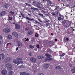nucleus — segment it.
Masks as SVG:
<instances>
[{
    "instance_id": "50",
    "label": "nucleus",
    "mask_w": 75,
    "mask_h": 75,
    "mask_svg": "<svg viewBox=\"0 0 75 75\" xmlns=\"http://www.w3.org/2000/svg\"><path fill=\"white\" fill-rule=\"evenodd\" d=\"M55 8L56 10H57L58 9V6H55Z\"/></svg>"
},
{
    "instance_id": "21",
    "label": "nucleus",
    "mask_w": 75,
    "mask_h": 75,
    "mask_svg": "<svg viewBox=\"0 0 75 75\" xmlns=\"http://www.w3.org/2000/svg\"><path fill=\"white\" fill-rule=\"evenodd\" d=\"M16 59H17L18 61H22V60H23V59H22L21 58L19 57L17 58Z\"/></svg>"
},
{
    "instance_id": "58",
    "label": "nucleus",
    "mask_w": 75,
    "mask_h": 75,
    "mask_svg": "<svg viewBox=\"0 0 75 75\" xmlns=\"http://www.w3.org/2000/svg\"><path fill=\"white\" fill-rule=\"evenodd\" d=\"M66 40H67V41H69V39H68V38H67Z\"/></svg>"
},
{
    "instance_id": "35",
    "label": "nucleus",
    "mask_w": 75,
    "mask_h": 75,
    "mask_svg": "<svg viewBox=\"0 0 75 75\" xmlns=\"http://www.w3.org/2000/svg\"><path fill=\"white\" fill-rule=\"evenodd\" d=\"M25 4H26V5H27L28 6H31V5H30V4H27L26 3H25Z\"/></svg>"
},
{
    "instance_id": "11",
    "label": "nucleus",
    "mask_w": 75,
    "mask_h": 75,
    "mask_svg": "<svg viewBox=\"0 0 75 75\" xmlns=\"http://www.w3.org/2000/svg\"><path fill=\"white\" fill-rule=\"evenodd\" d=\"M0 56L3 59H4V54H3V53H1L0 54Z\"/></svg>"
},
{
    "instance_id": "22",
    "label": "nucleus",
    "mask_w": 75,
    "mask_h": 75,
    "mask_svg": "<svg viewBox=\"0 0 75 75\" xmlns=\"http://www.w3.org/2000/svg\"><path fill=\"white\" fill-rule=\"evenodd\" d=\"M8 75H13V71H10Z\"/></svg>"
},
{
    "instance_id": "14",
    "label": "nucleus",
    "mask_w": 75,
    "mask_h": 75,
    "mask_svg": "<svg viewBox=\"0 0 75 75\" xmlns=\"http://www.w3.org/2000/svg\"><path fill=\"white\" fill-rule=\"evenodd\" d=\"M55 69H61V67L59 66H57L55 67Z\"/></svg>"
},
{
    "instance_id": "30",
    "label": "nucleus",
    "mask_w": 75,
    "mask_h": 75,
    "mask_svg": "<svg viewBox=\"0 0 75 75\" xmlns=\"http://www.w3.org/2000/svg\"><path fill=\"white\" fill-rule=\"evenodd\" d=\"M16 35L15 36L17 38H18V34H16Z\"/></svg>"
},
{
    "instance_id": "38",
    "label": "nucleus",
    "mask_w": 75,
    "mask_h": 75,
    "mask_svg": "<svg viewBox=\"0 0 75 75\" xmlns=\"http://www.w3.org/2000/svg\"><path fill=\"white\" fill-rule=\"evenodd\" d=\"M65 53H64L62 55L60 56V57H63V56H64V55H65Z\"/></svg>"
},
{
    "instance_id": "3",
    "label": "nucleus",
    "mask_w": 75,
    "mask_h": 75,
    "mask_svg": "<svg viewBox=\"0 0 75 75\" xmlns=\"http://www.w3.org/2000/svg\"><path fill=\"white\" fill-rule=\"evenodd\" d=\"M10 31V29L8 28H6L4 29V32H5L6 33H9Z\"/></svg>"
},
{
    "instance_id": "53",
    "label": "nucleus",
    "mask_w": 75,
    "mask_h": 75,
    "mask_svg": "<svg viewBox=\"0 0 75 75\" xmlns=\"http://www.w3.org/2000/svg\"><path fill=\"white\" fill-rule=\"evenodd\" d=\"M52 14L53 15V16H55V15H56V14L55 13H52Z\"/></svg>"
},
{
    "instance_id": "2",
    "label": "nucleus",
    "mask_w": 75,
    "mask_h": 75,
    "mask_svg": "<svg viewBox=\"0 0 75 75\" xmlns=\"http://www.w3.org/2000/svg\"><path fill=\"white\" fill-rule=\"evenodd\" d=\"M1 73L2 75H7V71L5 70H2L1 71Z\"/></svg>"
},
{
    "instance_id": "49",
    "label": "nucleus",
    "mask_w": 75,
    "mask_h": 75,
    "mask_svg": "<svg viewBox=\"0 0 75 75\" xmlns=\"http://www.w3.org/2000/svg\"><path fill=\"white\" fill-rule=\"evenodd\" d=\"M37 48H40V47H39V45H37Z\"/></svg>"
},
{
    "instance_id": "31",
    "label": "nucleus",
    "mask_w": 75,
    "mask_h": 75,
    "mask_svg": "<svg viewBox=\"0 0 75 75\" xmlns=\"http://www.w3.org/2000/svg\"><path fill=\"white\" fill-rule=\"evenodd\" d=\"M48 2H49L50 4H52V2L50 0H48Z\"/></svg>"
},
{
    "instance_id": "63",
    "label": "nucleus",
    "mask_w": 75,
    "mask_h": 75,
    "mask_svg": "<svg viewBox=\"0 0 75 75\" xmlns=\"http://www.w3.org/2000/svg\"><path fill=\"white\" fill-rule=\"evenodd\" d=\"M20 44H18V47H19V46H20Z\"/></svg>"
},
{
    "instance_id": "24",
    "label": "nucleus",
    "mask_w": 75,
    "mask_h": 75,
    "mask_svg": "<svg viewBox=\"0 0 75 75\" xmlns=\"http://www.w3.org/2000/svg\"><path fill=\"white\" fill-rule=\"evenodd\" d=\"M45 55L47 57H51V55H50L48 54H45Z\"/></svg>"
},
{
    "instance_id": "5",
    "label": "nucleus",
    "mask_w": 75,
    "mask_h": 75,
    "mask_svg": "<svg viewBox=\"0 0 75 75\" xmlns=\"http://www.w3.org/2000/svg\"><path fill=\"white\" fill-rule=\"evenodd\" d=\"M6 14V11H2L0 13V17H2L3 16H4V15Z\"/></svg>"
},
{
    "instance_id": "60",
    "label": "nucleus",
    "mask_w": 75,
    "mask_h": 75,
    "mask_svg": "<svg viewBox=\"0 0 75 75\" xmlns=\"http://www.w3.org/2000/svg\"><path fill=\"white\" fill-rule=\"evenodd\" d=\"M19 44H20V45H21V46L23 45V44H22L21 43H19Z\"/></svg>"
},
{
    "instance_id": "64",
    "label": "nucleus",
    "mask_w": 75,
    "mask_h": 75,
    "mask_svg": "<svg viewBox=\"0 0 75 75\" xmlns=\"http://www.w3.org/2000/svg\"><path fill=\"white\" fill-rule=\"evenodd\" d=\"M72 8H74V7H75V5H74L73 6Z\"/></svg>"
},
{
    "instance_id": "8",
    "label": "nucleus",
    "mask_w": 75,
    "mask_h": 75,
    "mask_svg": "<svg viewBox=\"0 0 75 75\" xmlns=\"http://www.w3.org/2000/svg\"><path fill=\"white\" fill-rule=\"evenodd\" d=\"M16 29H19L20 28V25H19L18 24H16Z\"/></svg>"
},
{
    "instance_id": "40",
    "label": "nucleus",
    "mask_w": 75,
    "mask_h": 75,
    "mask_svg": "<svg viewBox=\"0 0 75 75\" xmlns=\"http://www.w3.org/2000/svg\"><path fill=\"white\" fill-rule=\"evenodd\" d=\"M20 64H23V62L22 61H19Z\"/></svg>"
},
{
    "instance_id": "32",
    "label": "nucleus",
    "mask_w": 75,
    "mask_h": 75,
    "mask_svg": "<svg viewBox=\"0 0 75 75\" xmlns=\"http://www.w3.org/2000/svg\"><path fill=\"white\" fill-rule=\"evenodd\" d=\"M51 50L50 49H48L47 50V52H50V51H51Z\"/></svg>"
},
{
    "instance_id": "17",
    "label": "nucleus",
    "mask_w": 75,
    "mask_h": 75,
    "mask_svg": "<svg viewBox=\"0 0 75 75\" xmlns=\"http://www.w3.org/2000/svg\"><path fill=\"white\" fill-rule=\"evenodd\" d=\"M50 60H51V58L50 57H47L45 59V61H50Z\"/></svg>"
},
{
    "instance_id": "46",
    "label": "nucleus",
    "mask_w": 75,
    "mask_h": 75,
    "mask_svg": "<svg viewBox=\"0 0 75 75\" xmlns=\"http://www.w3.org/2000/svg\"><path fill=\"white\" fill-rule=\"evenodd\" d=\"M59 13V11H57L56 12V14L57 15H58V13Z\"/></svg>"
},
{
    "instance_id": "42",
    "label": "nucleus",
    "mask_w": 75,
    "mask_h": 75,
    "mask_svg": "<svg viewBox=\"0 0 75 75\" xmlns=\"http://www.w3.org/2000/svg\"><path fill=\"white\" fill-rule=\"evenodd\" d=\"M10 13H11V14H12L13 15V14H14V12H13V11H11Z\"/></svg>"
},
{
    "instance_id": "43",
    "label": "nucleus",
    "mask_w": 75,
    "mask_h": 75,
    "mask_svg": "<svg viewBox=\"0 0 75 75\" xmlns=\"http://www.w3.org/2000/svg\"><path fill=\"white\" fill-rule=\"evenodd\" d=\"M38 75H44V74L42 73H39Z\"/></svg>"
},
{
    "instance_id": "20",
    "label": "nucleus",
    "mask_w": 75,
    "mask_h": 75,
    "mask_svg": "<svg viewBox=\"0 0 75 75\" xmlns=\"http://www.w3.org/2000/svg\"><path fill=\"white\" fill-rule=\"evenodd\" d=\"M31 9H33V10H35V11H37V10H38V8H34V7H33V8L31 7Z\"/></svg>"
},
{
    "instance_id": "55",
    "label": "nucleus",
    "mask_w": 75,
    "mask_h": 75,
    "mask_svg": "<svg viewBox=\"0 0 75 75\" xmlns=\"http://www.w3.org/2000/svg\"><path fill=\"white\" fill-rule=\"evenodd\" d=\"M29 55L30 56H31V53H29Z\"/></svg>"
},
{
    "instance_id": "12",
    "label": "nucleus",
    "mask_w": 75,
    "mask_h": 75,
    "mask_svg": "<svg viewBox=\"0 0 75 75\" xmlns=\"http://www.w3.org/2000/svg\"><path fill=\"white\" fill-rule=\"evenodd\" d=\"M25 18L26 19H27L28 20H30V21H32V20H33V21H34V19H31L27 16Z\"/></svg>"
},
{
    "instance_id": "48",
    "label": "nucleus",
    "mask_w": 75,
    "mask_h": 75,
    "mask_svg": "<svg viewBox=\"0 0 75 75\" xmlns=\"http://www.w3.org/2000/svg\"><path fill=\"white\" fill-rule=\"evenodd\" d=\"M38 20H39V21L40 22H41V23H42V21H41V20L40 19H38Z\"/></svg>"
},
{
    "instance_id": "61",
    "label": "nucleus",
    "mask_w": 75,
    "mask_h": 75,
    "mask_svg": "<svg viewBox=\"0 0 75 75\" xmlns=\"http://www.w3.org/2000/svg\"><path fill=\"white\" fill-rule=\"evenodd\" d=\"M28 15H29V16H31V14L29 13H28Z\"/></svg>"
},
{
    "instance_id": "36",
    "label": "nucleus",
    "mask_w": 75,
    "mask_h": 75,
    "mask_svg": "<svg viewBox=\"0 0 75 75\" xmlns=\"http://www.w3.org/2000/svg\"><path fill=\"white\" fill-rule=\"evenodd\" d=\"M38 15H39V16H42V17H43V14H41V13H39L38 14Z\"/></svg>"
},
{
    "instance_id": "10",
    "label": "nucleus",
    "mask_w": 75,
    "mask_h": 75,
    "mask_svg": "<svg viewBox=\"0 0 75 75\" xmlns=\"http://www.w3.org/2000/svg\"><path fill=\"white\" fill-rule=\"evenodd\" d=\"M13 62L14 64H17V65H18V64H20V62L19 61L18 62H16V60L14 59L13 60Z\"/></svg>"
},
{
    "instance_id": "44",
    "label": "nucleus",
    "mask_w": 75,
    "mask_h": 75,
    "mask_svg": "<svg viewBox=\"0 0 75 75\" xmlns=\"http://www.w3.org/2000/svg\"><path fill=\"white\" fill-rule=\"evenodd\" d=\"M37 4H37V5H40L39 3H38V2H37Z\"/></svg>"
},
{
    "instance_id": "6",
    "label": "nucleus",
    "mask_w": 75,
    "mask_h": 75,
    "mask_svg": "<svg viewBox=\"0 0 75 75\" xmlns=\"http://www.w3.org/2000/svg\"><path fill=\"white\" fill-rule=\"evenodd\" d=\"M20 75H29V73H26L25 72H22L20 73Z\"/></svg>"
},
{
    "instance_id": "47",
    "label": "nucleus",
    "mask_w": 75,
    "mask_h": 75,
    "mask_svg": "<svg viewBox=\"0 0 75 75\" xmlns=\"http://www.w3.org/2000/svg\"><path fill=\"white\" fill-rule=\"evenodd\" d=\"M29 41V39H28V38H27V39L25 40V41Z\"/></svg>"
},
{
    "instance_id": "23",
    "label": "nucleus",
    "mask_w": 75,
    "mask_h": 75,
    "mask_svg": "<svg viewBox=\"0 0 75 75\" xmlns=\"http://www.w3.org/2000/svg\"><path fill=\"white\" fill-rule=\"evenodd\" d=\"M31 34H33V31H32L28 32V34H29V35H30Z\"/></svg>"
},
{
    "instance_id": "54",
    "label": "nucleus",
    "mask_w": 75,
    "mask_h": 75,
    "mask_svg": "<svg viewBox=\"0 0 75 75\" xmlns=\"http://www.w3.org/2000/svg\"><path fill=\"white\" fill-rule=\"evenodd\" d=\"M22 17H23V18H25V17H24V15L22 14Z\"/></svg>"
},
{
    "instance_id": "62",
    "label": "nucleus",
    "mask_w": 75,
    "mask_h": 75,
    "mask_svg": "<svg viewBox=\"0 0 75 75\" xmlns=\"http://www.w3.org/2000/svg\"><path fill=\"white\" fill-rule=\"evenodd\" d=\"M55 41H57V39H55Z\"/></svg>"
},
{
    "instance_id": "45",
    "label": "nucleus",
    "mask_w": 75,
    "mask_h": 75,
    "mask_svg": "<svg viewBox=\"0 0 75 75\" xmlns=\"http://www.w3.org/2000/svg\"><path fill=\"white\" fill-rule=\"evenodd\" d=\"M35 6H36V7H38V8H40V7L38 6L37 5H35Z\"/></svg>"
},
{
    "instance_id": "52",
    "label": "nucleus",
    "mask_w": 75,
    "mask_h": 75,
    "mask_svg": "<svg viewBox=\"0 0 75 75\" xmlns=\"http://www.w3.org/2000/svg\"><path fill=\"white\" fill-rule=\"evenodd\" d=\"M10 44L9 43H7V46H8V45H10Z\"/></svg>"
},
{
    "instance_id": "13",
    "label": "nucleus",
    "mask_w": 75,
    "mask_h": 75,
    "mask_svg": "<svg viewBox=\"0 0 75 75\" xmlns=\"http://www.w3.org/2000/svg\"><path fill=\"white\" fill-rule=\"evenodd\" d=\"M44 58V56L43 55L39 56L38 57V58L40 59H43Z\"/></svg>"
},
{
    "instance_id": "33",
    "label": "nucleus",
    "mask_w": 75,
    "mask_h": 75,
    "mask_svg": "<svg viewBox=\"0 0 75 75\" xmlns=\"http://www.w3.org/2000/svg\"><path fill=\"white\" fill-rule=\"evenodd\" d=\"M38 34H37V33H36L35 34V37H38Z\"/></svg>"
},
{
    "instance_id": "26",
    "label": "nucleus",
    "mask_w": 75,
    "mask_h": 75,
    "mask_svg": "<svg viewBox=\"0 0 75 75\" xmlns=\"http://www.w3.org/2000/svg\"><path fill=\"white\" fill-rule=\"evenodd\" d=\"M29 47L30 48H31L32 49H33L34 48V46H33V45H30L29 46Z\"/></svg>"
},
{
    "instance_id": "7",
    "label": "nucleus",
    "mask_w": 75,
    "mask_h": 75,
    "mask_svg": "<svg viewBox=\"0 0 75 75\" xmlns=\"http://www.w3.org/2000/svg\"><path fill=\"white\" fill-rule=\"evenodd\" d=\"M43 67L45 68H48L49 67H50V65L49 64H45Z\"/></svg>"
},
{
    "instance_id": "34",
    "label": "nucleus",
    "mask_w": 75,
    "mask_h": 75,
    "mask_svg": "<svg viewBox=\"0 0 75 75\" xmlns=\"http://www.w3.org/2000/svg\"><path fill=\"white\" fill-rule=\"evenodd\" d=\"M58 20L60 21V20H62V18H61V17H59L58 18Z\"/></svg>"
},
{
    "instance_id": "56",
    "label": "nucleus",
    "mask_w": 75,
    "mask_h": 75,
    "mask_svg": "<svg viewBox=\"0 0 75 75\" xmlns=\"http://www.w3.org/2000/svg\"><path fill=\"white\" fill-rule=\"evenodd\" d=\"M69 65L71 67H72V64H69Z\"/></svg>"
},
{
    "instance_id": "16",
    "label": "nucleus",
    "mask_w": 75,
    "mask_h": 75,
    "mask_svg": "<svg viewBox=\"0 0 75 75\" xmlns=\"http://www.w3.org/2000/svg\"><path fill=\"white\" fill-rule=\"evenodd\" d=\"M7 38L8 40H11V39L12 38V36L11 35H9L7 36Z\"/></svg>"
},
{
    "instance_id": "1",
    "label": "nucleus",
    "mask_w": 75,
    "mask_h": 75,
    "mask_svg": "<svg viewBox=\"0 0 75 75\" xmlns=\"http://www.w3.org/2000/svg\"><path fill=\"white\" fill-rule=\"evenodd\" d=\"M6 67L8 70H11V69H12V66L10 64H7L6 65Z\"/></svg>"
},
{
    "instance_id": "51",
    "label": "nucleus",
    "mask_w": 75,
    "mask_h": 75,
    "mask_svg": "<svg viewBox=\"0 0 75 75\" xmlns=\"http://www.w3.org/2000/svg\"><path fill=\"white\" fill-rule=\"evenodd\" d=\"M0 38H1V39H2V38H2V36L0 35Z\"/></svg>"
},
{
    "instance_id": "15",
    "label": "nucleus",
    "mask_w": 75,
    "mask_h": 75,
    "mask_svg": "<svg viewBox=\"0 0 75 75\" xmlns=\"http://www.w3.org/2000/svg\"><path fill=\"white\" fill-rule=\"evenodd\" d=\"M63 26H64L66 28H68V27H69V25L67 23H66L64 25H63Z\"/></svg>"
},
{
    "instance_id": "19",
    "label": "nucleus",
    "mask_w": 75,
    "mask_h": 75,
    "mask_svg": "<svg viewBox=\"0 0 75 75\" xmlns=\"http://www.w3.org/2000/svg\"><path fill=\"white\" fill-rule=\"evenodd\" d=\"M71 71L73 73H75V67H74L73 69H71Z\"/></svg>"
},
{
    "instance_id": "29",
    "label": "nucleus",
    "mask_w": 75,
    "mask_h": 75,
    "mask_svg": "<svg viewBox=\"0 0 75 75\" xmlns=\"http://www.w3.org/2000/svg\"><path fill=\"white\" fill-rule=\"evenodd\" d=\"M32 4H37V1H34L32 3Z\"/></svg>"
},
{
    "instance_id": "4",
    "label": "nucleus",
    "mask_w": 75,
    "mask_h": 75,
    "mask_svg": "<svg viewBox=\"0 0 75 75\" xmlns=\"http://www.w3.org/2000/svg\"><path fill=\"white\" fill-rule=\"evenodd\" d=\"M30 61L31 62H32L35 63L36 62V59L34 57H31L30 59Z\"/></svg>"
},
{
    "instance_id": "25",
    "label": "nucleus",
    "mask_w": 75,
    "mask_h": 75,
    "mask_svg": "<svg viewBox=\"0 0 75 75\" xmlns=\"http://www.w3.org/2000/svg\"><path fill=\"white\" fill-rule=\"evenodd\" d=\"M10 58H6V61H7L8 62V61H10Z\"/></svg>"
},
{
    "instance_id": "41",
    "label": "nucleus",
    "mask_w": 75,
    "mask_h": 75,
    "mask_svg": "<svg viewBox=\"0 0 75 75\" xmlns=\"http://www.w3.org/2000/svg\"><path fill=\"white\" fill-rule=\"evenodd\" d=\"M71 32L70 30L68 31V34H71Z\"/></svg>"
},
{
    "instance_id": "18",
    "label": "nucleus",
    "mask_w": 75,
    "mask_h": 75,
    "mask_svg": "<svg viewBox=\"0 0 75 75\" xmlns=\"http://www.w3.org/2000/svg\"><path fill=\"white\" fill-rule=\"evenodd\" d=\"M9 6L8 5V4L7 3H6L4 5V7L5 8H7V7H8Z\"/></svg>"
},
{
    "instance_id": "37",
    "label": "nucleus",
    "mask_w": 75,
    "mask_h": 75,
    "mask_svg": "<svg viewBox=\"0 0 75 75\" xmlns=\"http://www.w3.org/2000/svg\"><path fill=\"white\" fill-rule=\"evenodd\" d=\"M35 23H38V24H40V25H41V23L37 21H36Z\"/></svg>"
},
{
    "instance_id": "39",
    "label": "nucleus",
    "mask_w": 75,
    "mask_h": 75,
    "mask_svg": "<svg viewBox=\"0 0 75 75\" xmlns=\"http://www.w3.org/2000/svg\"><path fill=\"white\" fill-rule=\"evenodd\" d=\"M34 38H32L31 39V41H34Z\"/></svg>"
},
{
    "instance_id": "59",
    "label": "nucleus",
    "mask_w": 75,
    "mask_h": 75,
    "mask_svg": "<svg viewBox=\"0 0 75 75\" xmlns=\"http://www.w3.org/2000/svg\"><path fill=\"white\" fill-rule=\"evenodd\" d=\"M16 50V51L18 50V47H17Z\"/></svg>"
},
{
    "instance_id": "9",
    "label": "nucleus",
    "mask_w": 75,
    "mask_h": 75,
    "mask_svg": "<svg viewBox=\"0 0 75 75\" xmlns=\"http://www.w3.org/2000/svg\"><path fill=\"white\" fill-rule=\"evenodd\" d=\"M67 20H65L63 21V22H62V25H64L65 24H67Z\"/></svg>"
},
{
    "instance_id": "57",
    "label": "nucleus",
    "mask_w": 75,
    "mask_h": 75,
    "mask_svg": "<svg viewBox=\"0 0 75 75\" xmlns=\"http://www.w3.org/2000/svg\"><path fill=\"white\" fill-rule=\"evenodd\" d=\"M45 15H46V16H49V15H48V14H46Z\"/></svg>"
},
{
    "instance_id": "27",
    "label": "nucleus",
    "mask_w": 75,
    "mask_h": 75,
    "mask_svg": "<svg viewBox=\"0 0 75 75\" xmlns=\"http://www.w3.org/2000/svg\"><path fill=\"white\" fill-rule=\"evenodd\" d=\"M16 34H17V33L16 32H13V33H12V34L13 35H14V36H15L16 35Z\"/></svg>"
},
{
    "instance_id": "28",
    "label": "nucleus",
    "mask_w": 75,
    "mask_h": 75,
    "mask_svg": "<svg viewBox=\"0 0 75 75\" xmlns=\"http://www.w3.org/2000/svg\"><path fill=\"white\" fill-rule=\"evenodd\" d=\"M13 20V18H12V17H10L9 18V20Z\"/></svg>"
}]
</instances>
